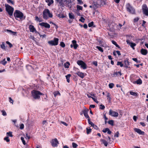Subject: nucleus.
<instances>
[{"label": "nucleus", "instance_id": "nucleus-1", "mask_svg": "<svg viewBox=\"0 0 148 148\" xmlns=\"http://www.w3.org/2000/svg\"><path fill=\"white\" fill-rule=\"evenodd\" d=\"M14 16L16 20H17V18H19L20 19L23 18L25 19V16H24L23 13L18 10H16L15 11L14 13Z\"/></svg>", "mask_w": 148, "mask_h": 148}, {"label": "nucleus", "instance_id": "nucleus-2", "mask_svg": "<svg viewBox=\"0 0 148 148\" xmlns=\"http://www.w3.org/2000/svg\"><path fill=\"white\" fill-rule=\"evenodd\" d=\"M32 94L33 98L35 99H39L40 98V95H44L42 93H41L40 92L35 90H32Z\"/></svg>", "mask_w": 148, "mask_h": 148}, {"label": "nucleus", "instance_id": "nucleus-3", "mask_svg": "<svg viewBox=\"0 0 148 148\" xmlns=\"http://www.w3.org/2000/svg\"><path fill=\"white\" fill-rule=\"evenodd\" d=\"M43 18L44 19H47L48 18V15L49 17L51 18L53 16L52 13H50L48 9H45L43 12Z\"/></svg>", "mask_w": 148, "mask_h": 148}, {"label": "nucleus", "instance_id": "nucleus-4", "mask_svg": "<svg viewBox=\"0 0 148 148\" xmlns=\"http://www.w3.org/2000/svg\"><path fill=\"white\" fill-rule=\"evenodd\" d=\"M5 10L10 16H12L14 8L8 4H5Z\"/></svg>", "mask_w": 148, "mask_h": 148}, {"label": "nucleus", "instance_id": "nucleus-5", "mask_svg": "<svg viewBox=\"0 0 148 148\" xmlns=\"http://www.w3.org/2000/svg\"><path fill=\"white\" fill-rule=\"evenodd\" d=\"M126 8L128 12L132 14H135V10L133 7L131 6L130 3H128L126 5Z\"/></svg>", "mask_w": 148, "mask_h": 148}, {"label": "nucleus", "instance_id": "nucleus-6", "mask_svg": "<svg viewBox=\"0 0 148 148\" xmlns=\"http://www.w3.org/2000/svg\"><path fill=\"white\" fill-rule=\"evenodd\" d=\"M59 39L58 38H55L53 40L48 41V43L50 45L52 46H55L58 44Z\"/></svg>", "mask_w": 148, "mask_h": 148}, {"label": "nucleus", "instance_id": "nucleus-7", "mask_svg": "<svg viewBox=\"0 0 148 148\" xmlns=\"http://www.w3.org/2000/svg\"><path fill=\"white\" fill-rule=\"evenodd\" d=\"M77 63L78 65L81 66V67L83 69H85L87 68V66L86 64L82 61L78 60Z\"/></svg>", "mask_w": 148, "mask_h": 148}, {"label": "nucleus", "instance_id": "nucleus-8", "mask_svg": "<svg viewBox=\"0 0 148 148\" xmlns=\"http://www.w3.org/2000/svg\"><path fill=\"white\" fill-rule=\"evenodd\" d=\"M142 11L144 14L148 16V8L146 4H144L143 5Z\"/></svg>", "mask_w": 148, "mask_h": 148}, {"label": "nucleus", "instance_id": "nucleus-9", "mask_svg": "<svg viewBox=\"0 0 148 148\" xmlns=\"http://www.w3.org/2000/svg\"><path fill=\"white\" fill-rule=\"evenodd\" d=\"M50 143L52 146L53 147H57L59 144L57 139L56 138L52 140L51 141Z\"/></svg>", "mask_w": 148, "mask_h": 148}, {"label": "nucleus", "instance_id": "nucleus-10", "mask_svg": "<svg viewBox=\"0 0 148 148\" xmlns=\"http://www.w3.org/2000/svg\"><path fill=\"white\" fill-rule=\"evenodd\" d=\"M109 115L114 117H117L118 116V112L112 110L110 109L109 112Z\"/></svg>", "mask_w": 148, "mask_h": 148}, {"label": "nucleus", "instance_id": "nucleus-11", "mask_svg": "<svg viewBox=\"0 0 148 148\" xmlns=\"http://www.w3.org/2000/svg\"><path fill=\"white\" fill-rule=\"evenodd\" d=\"M29 28L30 32H35L36 33H38L39 34L40 36H41L40 35L39 33L36 31V29L33 25H29Z\"/></svg>", "mask_w": 148, "mask_h": 148}, {"label": "nucleus", "instance_id": "nucleus-12", "mask_svg": "<svg viewBox=\"0 0 148 148\" xmlns=\"http://www.w3.org/2000/svg\"><path fill=\"white\" fill-rule=\"evenodd\" d=\"M39 25L47 28H49L50 27V25L46 23L42 22L40 23L39 24Z\"/></svg>", "mask_w": 148, "mask_h": 148}, {"label": "nucleus", "instance_id": "nucleus-13", "mask_svg": "<svg viewBox=\"0 0 148 148\" xmlns=\"http://www.w3.org/2000/svg\"><path fill=\"white\" fill-rule=\"evenodd\" d=\"M134 131L139 134L144 135L145 134V132L142 131L140 129L138 128H135L134 129Z\"/></svg>", "mask_w": 148, "mask_h": 148}, {"label": "nucleus", "instance_id": "nucleus-14", "mask_svg": "<svg viewBox=\"0 0 148 148\" xmlns=\"http://www.w3.org/2000/svg\"><path fill=\"white\" fill-rule=\"evenodd\" d=\"M126 42L127 43L129 44L133 49H134V47L136 45L135 43L130 42L129 40H127Z\"/></svg>", "mask_w": 148, "mask_h": 148}, {"label": "nucleus", "instance_id": "nucleus-15", "mask_svg": "<svg viewBox=\"0 0 148 148\" xmlns=\"http://www.w3.org/2000/svg\"><path fill=\"white\" fill-rule=\"evenodd\" d=\"M88 109L87 110H83L82 111V112H83V113L84 114L85 117L86 118H88V119H90L88 114Z\"/></svg>", "mask_w": 148, "mask_h": 148}, {"label": "nucleus", "instance_id": "nucleus-16", "mask_svg": "<svg viewBox=\"0 0 148 148\" xmlns=\"http://www.w3.org/2000/svg\"><path fill=\"white\" fill-rule=\"evenodd\" d=\"M72 42L73 45L74 49H77V47H78V45L77 44L76 41L75 40H72Z\"/></svg>", "mask_w": 148, "mask_h": 148}, {"label": "nucleus", "instance_id": "nucleus-17", "mask_svg": "<svg viewBox=\"0 0 148 148\" xmlns=\"http://www.w3.org/2000/svg\"><path fill=\"white\" fill-rule=\"evenodd\" d=\"M140 53L142 55H145L147 53L148 51L146 49H142L140 50Z\"/></svg>", "mask_w": 148, "mask_h": 148}, {"label": "nucleus", "instance_id": "nucleus-18", "mask_svg": "<svg viewBox=\"0 0 148 148\" xmlns=\"http://www.w3.org/2000/svg\"><path fill=\"white\" fill-rule=\"evenodd\" d=\"M76 74L79 76L80 77L82 78H83L84 77V73L82 72H80L79 71L77 72L76 73Z\"/></svg>", "mask_w": 148, "mask_h": 148}, {"label": "nucleus", "instance_id": "nucleus-19", "mask_svg": "<svg viewBox=\"0 0 148 148\" xmlns=\"http://www.w3.org/2000/svg\"><path fill=\"white\" fill-rule=\"evenodd\" d=\"M45 2L48 3V5L50 6L53 3V0H45Z\"/></svg>", "mask_w": 148, "mask_h": 148}, {"label": "nucleus", "instance_id": "nucleus-20", "mask_svg": "<svg viewBox=\"0 0 148 148\" xmlns=\"http://www.w3.org/2000/svg\"><path fill=\"white\" fill-rule=\"evenodd\" d=\"M122 75L121 72L120 71L117 72H114V73L113 74V76L114 77H116L118 76L119 75L120 76H121Z\"/></svg>", "mask_w": 148, "mask_h": 148}, {"label": "nucleus", "instance_id": "nucleus-21", "mask_svg": "<svg viewBox=\"0 0 148 148\" xmlns=\"http://www.w3.org/2000/svg\"><path fill=\"white\" fill-rule=\"evenodd\" d=\"M101 141L104 144L105 146L107 147L108 145V142L105 140L101 139Z\"/></svg>", "mask_w": 148, "mask_h": 148}, {"label": "nucleus", "instance_id": "nucleus-22", "mask_svg": "<svg viewBox=\"0 0 148 148\" xmlns=\"http://www.w3.org/2000/svg\"><path fill=\"white\" fill-rule=\"evenodd\" d=\"M70 65V63L69 62H67L64 64V66L65 68L68 69L69 68V66Z\"/></svg>", "mask_w": 148, "mask_h": 148}, {"label": "nucleus", "instance_id": "nucleus-23", "mask_svg": "<svg viewBox=\"0 0 148 148\" xmlns=\"http://www.w3.org/2000/svg\"><path fill=\"white\" fill-rule=\"evenodd\" d=\"M134 83H136L137 84H141L142 83V81L140 79H139L134 82Z\"/></svg>", "mask_w": 148, "mask_h": 148}, {"label": "nucleus", "instance_id": "nucleus-24", "mask_svg": "<svg viewBox=\"0 0 148 148\" xmlns=\"http://www.w3.org/2000/svg\"><path fill=\"white\" fill-rule=\"evenodd\" d=\"M71 75L70 74H69L66 76V77L68 82L69 83L70 82V78Z\"/></svg>", "mask_w": 148, "mask_h": 148}, {"label": "nucleus", "instance_id": "nucleus-25", "mask_svg": "<svg viewBox=\"0 0 148 148\" xmlns=\"http://www.w3.org/2000/svg\"><path fill=\"white\" fill-rule=\"evenodd\" d=\"M124 63H125L124 66L126 68H128V66L129 64V62L127 60H125Z\"/></svg>", "mask_w": 148, "mask_h": 148}, {"label": "nucleus", "instance_id": "nucleus-26", "mask_svg": "<svg viewBox=\"0 0 148 148\" xmlns=\"http://www.w3.org/2000/svg\"><path fill=\"white\" fill-rule=\"evenodd\" d=\"M59 3V4H60V5H62L63 4V2H65L66 0H56Z\"/></svg>", "mask_w": 148, "mask_h": 148}, {"label": "nucleus", "instance_id": "nucleus-27", "mask_svg": "<svg viewBox=\"0 0 148 148\" xmlns=\"http://www.w3.org/2000/svg\"><path fill=\"white\" fill-rule=\"evenodd\" d=\"M7 63V62L5 61V58H4L2 61L0 62V63L2 64L3 65H5Z\"/></svg>", "mask_w": 148, "mask_h": 148}, {"label": "nucleus", "instance_id": "nucleus-28", "mask_svg": "<svg viewBox=\"0 0 148 148\" xmlns=\"http://www.w3.org/2000/svg\"><path fill=\"white\" fill-rule=\"evenodd\" d=\"M69 15L70 18L72 19L74 18V16L73 14L72 13H69Z\"/></svg>", "mask_w": 148, "mask_h": 148}, {"label": "nucleus", "instance_id": "nucleus-29", "mask_svg": "<svg viewBox=\"0 0 148 148\" xmlns=\"http://www.w3.org/2000/svg\"><path fill=\"white\" fill-rule=\"evenodd\" d=\"M6 31L8 32H10L12 33L14 35H16V32H13L11 30L9 29H7Z\"/></svg>", "mask_w": 148, "mask_h": 148}, {"label": "nucleus", "instance_id": "nucleus-30", "mask_svg": "<svg viewBox=\"0 0 148 148\" xmlns=\"http://www.w3.org/2000/svg\"><path fill=\"white\" fill-rule=\"evenodd\" d=\"M53 94L55 97L58 95H59L60 96V92L58 91H56L54 92Z\"/></svg>", "mask_w": 148, "mask_h": 148}, {"label": "nucleus", "instance_id": "nucleus-31", "mask_svg": "<svg viewBox=\"0 0 148 148\" xmlns=\"http://www.w3.org/2000/svg\"><path fill=\"white\" fill-rule=\"evenodd\" d=\"M96 48L97 49L99 50V51H101V52H103V50L102 49V48H101V47H99V46H97L96 47Z\"/></svg>", "mask_w": 148, "mask_h": 148}, {"label": "nucleus", "instance_id": "nucleus-32", "mask_svg": "<svg viewBox=\"0 0 148 148\" xmlns=\"http://www.w3.org/2000/svg\"><path fill=\"white\" fill-rule=\"evenodd\" d=\"M0 47L1 48L5 50V47L4 42H2V44L0 45Z\"/></svg>", "mask_w": 148, "mask_h": 148}, {"label": "nucleus", "instance_id": "nucleus-33", "mask_svg": "<svg viewBox=\"0 0 148 148\" xmlns=\"http://www.w3.org/2000/svg\"><path fill=\"white\" fill-rule=\"evenodd\" d=\"M88 124L90 125L91 126H93L94 124L92 121H90V119H88Z\"/></svg>", "mask_w": 148, "mask_h": 148}, {"label": "nucleus", "instance_id": "nucleus-34", "mask_svg": "<svg viewBox=\"0 0 148 148\" xmlns=\"http://www.w3.org/2000/svg\"><path fill=\"white\" fill-rule=\"evenodd\" d=\"M108 123L109 124L111 125H114V121L113 120H109Z\"/></svg>", "mask_w": 148, "mask_h": 148}, {"label": "nucleus", "instance_id": "nucleus-35", "mask_svg": "<svg viewBox=\"0 0 148 148\" xmlns=\"http://www.w3.org/2000/svg\"><path fill=\"white\" fill-rule=\"evenodd\" d=\"M117 65H120V66L122 67L123 66V64L121 62L118 61L117 62Z\"/></svg>", "mask_w": 148, "mask_h": 148}, {"label": "nucleus", "instance_id": "nucleus-36", "mask_svg": "<svg viewBox=\"0 0 148 148\" xmlns=\"http://www.w3.org/2000/svg\"><path fill=\"white\" fill-rule=\"evenodd\" d=\"M130 94L131 95L134 96H137V94L136 93L132 91H130Z\"/></svg>", "mask_w": 148, "mask_h": 148}, {"label": "nucleus", "instance_id": "nucleus-37", "mask_svg": "<svg viewBox=\"0 0 148 148\" xmlns=\"http://www.w3.org/2000/svg\"><path fill=\"white\" fill-rule=\"evenodd\" d=\"M86 133L87 134H89L91 132V129H88L87 128L86 129Z\"/></svg>", "mask_w": 148, "mask_h": 148}, {"label": "nucleus", "instance_id": "nucleus-38", "mask_svg": "<svg viewBox=\"0 0 148 148\" xmlns=\"http://www.w3.org/2000/svg\"><path fill=\"white\" fill-rule=\"evenodd\" d=\"M60 45L62 47H64L65 46V45L63 42H60Z\"/></svg>", "mask_w": 148, "mask_h": 148}, {"label": "nucleus", "instance_id": "nucleus-39", "mask_svg": "<svg viewBox=\"0 0 148 148\" xmlns=\"http://www.w3.org/2000/svg\"><path fill=\"white\" fill-rule=\"evenodd\" d=\"M85 20V18L82 16L79 19V21L82 23L84 22Z\"/></svg>", "mask_w": 148, "mask_h": 148}, {"label": "nucleus", "instance_id": "nucleus-40", "mask_svg": "<svg viewBox=\"0 0 148 148\" xmlns=\"http://www.w3.org/2000/svg\"><path fill=\"white\" fill-rule=\"evenodd\" d=\"M35 20L36 21H39V22H41L42 21V20L41 19H40L37 16H36L35 17Z\"/></svg>", "mask_w": 148, "mask_h": 148}, {"label": "nucleus", "instance_id": "nucleus-41", "mask_svg": "<svg viewBox=\"0 0 148 148\" xmlns=\"http://www.w3.org/2000/svg\"><path fill=\"white\" fill-rule=\"evenodd\" d=\"M72 145L73 148H76L78 146V145L74 143H72Z\"/></svg>", "mask_w": 148, "mask_h": 148}, {"label": "nucleus", "instance_id": "nucleus-42", "mask_svg": "<svg viewBox=\"0 0 148 148\" xmlns=\"http://www.w3.org/2000/svg\"><path fill=\"white\" fill-rule=\"evenodd\" d=\"M105 108V107L104 105H103L102 104H101L100 105V107H99L100 109L101 110H103Z\"/></svg>", "mask_w": 148, "mask_h": 148}, {"label": "nucleus", "instance_id": "nucleus-43", "mask_svg": "<svg viewBox=\"0 0 148 148\" xmlns=\"http://www.w3.org/2000/svg\"><path fill=\"white\" fill-rule=\"evenodd\" d=\"M21 140L23 144L24 145H25L26 144V143L25 141L24 140V138L23 137H21Z\"/></svg>", "mask_w": 148, "mask_h": 148}, {"label": "nucleus", "instance_id": "nucleus-44", "mask_svg": "<svg viewBox=\"0 0 148 148\" xmlns=\"http://www.w3.org/2000/svg\"><path fill=\"white\" fill-rule=\"evenodd\" d=\"M7 1L8 3H11L12 4L14 5V1L12 0H7Z\"/></svg>", "mask_w": 148, "mask_h": 148}, {"label": "nucleus", "instance_id": "nucleus-45", "mask_svg": "<svg viewBox=\"0 0 148 148\" xmlns=\"http://www.w3.org/2000/svg\"><path fill=\"white\" fill-rule=\"evenodd\" d=\"M77 8L78 10H82V7L79 5L77 6Z\"/></svg>", "mask_w": 148, "mask_h": 148}, {"label": "nucleus", "instance_id": "nucleus-46", "mask_svg": "<svg viewBox=\"0 0 148 148\" xmlns=\"http://www.w3.org/2000/svg\"><path fill=\"white\" fill-rule=\"evenodd\" d=\"M93 5H94V7H95V8L96 7H97L99 5L97 3H96L95 2H94L92 3Z\"/></svg>", "mask_w": 148, "mask_h": 148}, {"label": "nucleus", "instance_id": "nucleus-47", "mask_svg": "<svg viewBox=\"0 0 148 148\" xmlns=\"http://www.w3.org/2000/svg\"><path fill=\"white\" fill-rule=\"evenodd\" d=\"M7 135H8L9 136H10L11 137H12L13 136V135L12 134V132H7Z\"/></svg>", "mask_w": 148, "mask_h": 148}, {"label": "nucleus", "instance_id": "nucleus-48", "mask_svg": "<svg viewBox=\"0 0 148 148\" xmlns=\"http://www.w3.org/2000/svg\"><path fill=\"white\" fill-rule=\"evenodd\" d=\"M94 24V22L93 21L91 22L88 24V26L89 27H92Z\"/></svg>", "mask_w": 148, "mask_h": 148}, {"label": "nucleus", "instance_id": "nucleus-49", "mask_svg": "<svg viewBox=\"0 0 148 148\" xmlns=\"http://www.w3.org/2000/svg\"><path fill=\"white\" fill-rule=\"evenodd\" d=\"M4 140H6L7 142H9L10 141V139H9V137L8 136H7L4 138Z\"/></svg>", "mask_w": 148, "mask_h": 148}, {"label": "nucleus", "instance_id": "nucleus-50", "mask_svg": "<svg viewBox=\"0 0 148 148\" xmlns=\"http://www.w3.org/2000/svg\"><path fill=\"white\" fill-rule=\"evenodd\" d=\"M6 42L7 44H8L9 45V47L10 48H11L12 47V45L10 42H9L8 41H7Z\"/></svg>", "mask_w": 148, "mask_h": 148}, {"label": "nucleus", "instance_id": "nucleus-51", "mask_svg": "<svg viewBox=\"0 0 148 148\" xmlns=\"http://www.w3.org/2000/svg\"><path fill=\"white\" fill-rule=\"evenodd\" d=\"M114 85L113 83H110L109 85V86L110 88H112L114 86Z\"/></svg>", "mask_w": 148, "mask_h": 148}, {"label": "nucleus", "instance_id": "nucleus-52", "mask_svg": "<svg viewBox=\"0 0 148 148\" xmlns=\"http://www.w3.org/2000/svg\"><path fill=\"white\" fill-rule=\"evenodd\" d=\"M2 112V114L3 116H6L7 115L6 113L4 110H2L1 111Z\"/></svg>", "mask_w": 148, "mask_h": 148}, {"label": "nucleus", "instance_id": "nucleus-53", "mask_svg": "<svg viewBox=\"0 0 148 148\" xmlns=\"http://www.w3.org/2000/svg\"><path fill=\"white\" fill-rule=\"evenodd\" d=\"M119 132H117L114 135V137H119Z\"/></svg>", "mask_w": 148, "mask_h": 148}, {"label": "nucleus", "instance_id": "nucleus-54", "mask_svg": "<svg viewBox=\"0 0 148 148\" xmlns=\"http://www.w3.org/2000/svg\"><path fill=\"white\" fill-rule=\"evenodd\" d=\"M92 99L93 100V101L95 102L96 103H99V101L97 100V99L92 97Z\"/></svg>", "mask_w": 148, "mask_h": 148}, {"label": "nucleus", "instance_id": "nucleus-55", "mask_svg": "<svg viewBox=\"0 0 148 148\" xmlns=\"http://www.w3.org/2000/svg\"><path fill=\"white\" fill-rule=\"evenodd\" d=\"M108 130H109V128H107L103 129V130H102V131L104 133H106L107 131Z\"/></svg>", "mask_w": 148, "mask_h": 148}, {"label": "nucleus", "instance_id": "nucleus-56", "mask_svg": "<svg viewBox=\"0 0 148 148\" xmlns=\"http://www.w3.org/2000/svg\"><path fill=\"white\" fill-rule=\"evenodd\" d=\"M24 125L23 124H21L20 126V128L21 129H23L24 128Z\"/></svg>", "mask_w": 148, "mask_h": 148}, {"label": "nucleus", "instance_id": "nucleus-57", "mask_svg": "<svg viewBox=\"0 0 148 148\" xmlns=\"http://www.w3.org/2000/svg\"><path fill=\"white\" fill-rule=\"evenodd\" d=\"M92 63L96 66H97V62L96 61H94Z\"/></svg>", "mask_w": 148, "mask_h": 148}, {"label": "nucleus", "instance_id": "nucleus-58", "mask_svg": "<svg viewBox=\"0 0 148 148\" xmlns=\"http://www.w3.org/2000/svg\"><path fill=\"white\" fill-rule=\"evenodd\" d=\"M9 99L10 102L11 103H12V104H13V100L12 99L11 97H9Z\"/></svg>", "mask_w": 148, "mask_h": 148}, {"label": "nucleus", "instance_id": "nucleus-59", "mask_svg": "<svg viewBox=\"0 0 148 148\" xmlns=\"http://www.w3.org/2000/svg\"><path fill=\"white\" fill-rule=\"evenodd\" d=\"M77 1L78 2V3L80 4H82L83 3V2L81 0H78Z\"/></svg>", "mask_w": 148, "mask_h": 148}, {"label": "nucleus", "instance_id": "nucleus-60", "mask_svg": "<svg viewBox=\"0 0 148 148\" xmlns=\"http://www.w3.org/2000/svg\"><path fill=\"white\" fill-rule=\"evenodd\" d=\"M132 60L136 62L137 63H138V62L137 60V59L136 58H133Z\"/></svg>", "mask_w": 148, "mask_h": 148}, {"label": "nucleus", "instance_id": "nucleus-61", "mask_svg": "<svg viewBox=\"0 0 148 148\" xmlns=\"http://www.w3.org/2000/svg\"><path fill=\"white\" fill-rule=\"evenodd\" d=\"M61 123L63 124L64 125H65V126H67L68 125V124L65 122H63V121H61L60 122Z\"/></svg>", "mask_w": 148, "mask_h": 148}, {"label": "nucleus", "instance_id": "nucleus-62", "mask_svg": "<svg viewBox=\"0 0 148 148\" xmlns=\"http://www.w3.org/2000/svg\"><path fill=\"white\" fill-rule=\"evenodd\" d=\"M139 20V18L138 17H136L134 19V21L135 22H137Z\"/></svg>", "mask_w": 148, "mask_h": 148}, {"label": "nucleus", "instance_id": "nucleus-63", "mask_svg": "<svg viewBox=\"0 0 148 148\" xmlns=\"http://www.w3.org/2000/svg\"><path fill=\"white\" fill-rule=\"evenodd\" d=\"M83 27L84 28L87 29L88 27V26L86 24H85L84 25Z\"/></svg>", "mask_w": 148, "mask_h": 148}, {"label": "nucleus", "instance_id": "nucleus-64", "mask_svg": "<svg viewBox=\"0 0 148 148\" xmlns=\"http://www.w3.org/2000/svg\"><path fill=\"white\" fill-rule=\"evenodd\" d=\"M116 52L117 53V54L119 56H120L121 55V54L120 53V52L119 51H116Z\"/></svg>", "mask_w": 148, "mask_h": 148}]
</instances>
